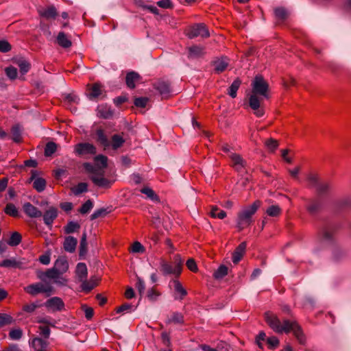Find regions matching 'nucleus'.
<instances>
[{"label":"nucleus","mask_w":351,"mask_h":351,"mask_svg":"<svg viewBox=\"0 0 351 351\" xmlns=\"http://www.w3.org/2000/svg\"><path fill=\"white\" fill-rule=\"evenodd\" d=\"M265 321L274 331L278 333H288L292 332L300 343L304 342V337L301 328L297 322L285 319L282 322L276 315L271 313L265 315Z\"/></svg>","instance_id":"nucleus-1"},{"label":"nucleus","mask_w":351,"mask_h":351,"mask_svg":"<svg viewBox=\"0 0 351 351\" xmlns=\"http://www.w3.org/2000/svg\"><path fill=\"white\" fill-rule=\"evenodd\" d=\"M83 166L86 171L90 173V179L95 186L104 189L111 186L112 182L104 177V170L88 162H85Z\"/></svg>","instance_id":"nucleus-2"},{"label":"nucleus","mask_w":351,"mask_h":351,"mask_svg":"<svg viewBox=\"0 0 351 351\" xmlns=\"http://www.w3.org/2000/svg\"><path fill=\"white\" fill-rule=\"evenodd\" d=\"M261 206L259 201L254 202L252 204L243 208L237 215V228L239 230L248 227L252 221V217L257 211L258 208Z\"/></svg>","instance_id":"nucleus-3"},{"label":"nucleus","mask_w":351,"mask_h":351,"mask_svg":"<svg viewBox=\"0 0 351 351\" xmlns=\"http://www.w3.org/2000/svg\"><path fill=\"white\" fill-rule=\"evenodd\" d=\"M252 86V94L251 95H256L261 100L269 98V85L261 75H256L254 77Z\"/></svg>","instance_id":"nucleus-4"},{"label":"nucleus","mask_w":351,"mask_h":351,"mask_svg":"<svg viewBox=\"0 0 351 351\" xmlns=\"http://www.w3.org/2000/svg\"><path fill=\"white\" fill-rule=\"evenodd\" d=\"M63 274L62 273L47 269L45 272L39 274L38 277L43 281H45L46 278H49L53 281V283L58 286L64 287L67 285L68 280Z\"/></svg>","instance_id":"nucleus-5"},{"label":"nucleus","mask_w":351,"mask_h":351,"mask_svg":"<svg viewBox=\"0 0 351 351\" xmlns=\"http://www.w3.org/2000/svg\"><path fill=\"white\" fill-rule=\"evenodd\" d=\"M24 290L32 295H36L41 293L50 295L53 293V289L49 283L37 282L25 287Z\"/></svg>","instance_id":"nucleus-6"},{"label":"nucleus","mask_w":351,"mask_h":351,"mask_svg":"<svg viewBox=\"0 0 351 351\" xmlns=\"http://www.w3.org/2000/svg\"><path fill=\"white\" fill-rule=\"evenodd\" d=\"M332 238L333 233L330 229H322L317 236L315 250L318 251L321 249L325 248L332 242Z\"/></svg>","instance_id":"nucleus-7"},{"label":"nucleus","mask_w":351,"mask_h":351,"mask_svg":"<svg viewBox=\"0 0 351 351\" xmlns=\"http://www.w3.org/2000/svg\"><path fill=\"white\" fill-rule=\"evenodd\" d=\"M186 35L189 38L191 39L198 36L207 38L210 36V34L204 24L197 23L188 29Z\"/></svg>","instance_id":"nucleus-8"},{"label":"nucleus","mask_w":351,"mask_h":351,"mask_svg":"<svg viewBox=\"0 0 351 351\" xmlns=\"http://www.w3.org/2000/svg\"><path fill=\"white\" fill-rule=\"evenodd\" d=\"M27 261L24 258H11L9 259H5L0 263L1 267L5 268H14L24 269L27 267Z\"/></svg>","instance_id":"nucleus-9"},{"label":"nucleus","mask_w":351,"mask_h":351,"mask_svg":"<svg viewBox=\"0 0 351 351\" xmlns=\"http://www.w3.org/2000/svg\"><path fill=\"white\" fill-rule=\"evenodd\" d=\"M96 152V147L88 143H81L75 146V152L79 156L94 155Z\"/></svg>","instance_id":"nucleus-10"},{"label":"nucleus","mask_w":351,"mask_h":351,"mask_svg":"<svg viewBox=\"0 0 351 351\" xmlns=\"http://www.w3.org/2000/svg\"><path fill=\"white\" fill-rule=\"evenodd\" d=\"M45 306L49 310L55 312L62 311L64 307V304L60 298L53 297L46 301Z\"/></svg>","instance_id":"nucleus-11"},{"label":"nucleus","mask_w":351,"mask_h":351,"mask_svg":"<svg viewBox=\"0 0 351 351\" xmlns=\"http://www.w3.org/2000/svg\"><path fill=\"white\" fill-rule=\"evenodd\" d=\"M261 100L256 95H251L249 99V104L250 108L254 111V114L258 117H261L264 115L265 111L261 106Z\"/></svg>","instance_id":"nucleus-12"},{"label":"nucleus","mask_w":351,"mask_h":351,"mask_svg":"<svg viewBox=\"0 0 351 351\" xmlns=\"http://www.w3.org/2000/svg\"><path fill=\"white\" fill-rule=\"evenodd\" d=\"M160 270L163 275H174L176 276H180L179 269L175 268L173 265L169 264L165 259L161 258L160 261Z\"/></svg>","instance_id":"nucleus-13"},{"label":"nucleus","mask_w":351,"mask_h":351,"mask_svg":"<svg viewBox=\"0 0 351 351\" xmlns=\"http://www.w3.org/2000/svg\"><path fill=\"white\" fill-rule=\"evenodd\" d=\"M58 217V209L55 207H50L43 214V221L49 228L52 227L53 221Z\"/></svg>","instance_id":"nucleus-14"},{"label":"nucleus","mask_w":351,"mask_h":351,"mask_svg":"<svg viewBox=\"0 0 351 351\" xmlns=\"http://www.w3.org/2000/svg\"><path fill=\"white\" fill-rule=\"evenodd\" d=\"M69 269L68 261L64 256H60L56 261L54 265L52 268L48 269V270L54 271L59 273L64 274Z\"/></svg>","instance_id":"nucleus-15"},{"label":"nucleus","mask_w":351,"mask_h":351,"mask_svg":"<svg viewBox=\"0 0 351 351\" xmlns=\"http://www.w3.org/2000/svg\"><path fill=\"white\" fill-rule=\"evenodd\" d=\"M232 167L238 171H241L245 168L246 162L243 158L238 154L231 152L229 155Z\"/></svg>","instance_id":"nucleus-16"},{"label":"nucleus","mask_w":351,"mask_h":351,"mask_svg":"<svg viewBox=\"0 0 351 351\" xmlns=\"http://www.w3.org/2000/svg\"><path fill=\"white\" fill-rule=\"evenodd\" d=\"M24 213L31 218H38L43 215L42 212L29 202H26L23 206Z\"/></svg>","instance_id":"nucleus-17"},{"label":"nucleus","mask_w":351,"mask_h":351,"mask_svg":"<svg viewBox=\"0 0 351 351\" xmlns=\"http://www.w3.org/2000/svg\"><path fill=\"white\" fill-rule=\"evenodd\" d=\"M322 202L318 198L309 199L306 206L307 211L311 215L317 214L321 209Z\"/></svg>","instance_id":"nucleus-18"},{"label":"nucleus","mask_w":351,"mask_h":351,"mask_svg":"<svg viewBox=\"0 0 351 351\" xmlns=\"http://www.w3.org/2000/svg\"><path fill=\"white\" fill-rule=\"evenodd\" d=\"M38 13L40 16L47 19H55L58 15L56 8L53 5L49 6L46 8L39 9Z\"/></svg>","instance_id":"nucleus-19"},{"label":"nucleus","mask_w":351,"mask_h":351,"mask_svg":"<svg viewBox=\"0 0 351 351\" xmlns=\"http://www.w3.org/2000/svg\"><path fill=\"white\" fill-rule=\"evenodd\" d=\"M29 343L35 351H43V350L45 349L48 346L47 341L40 337H34L29 340Z\"/></svg>","instance_id":"nucleus-20"},{"label":"nucleus","mask_w":351,"mask_h":351,"mask_svg":"<svg viewBox=\"0 0 351 351\" xmlns=\"http://www.w3.org/2000/svg\"><path fill=\"white\" fill-rule=\"evenodd\" d=\"M173 288L176 292L174 298L176 300H182L184 296L187 294L186 290L183 287L182 284L177 280H173Z\"/></svg>","instance_id":"nucleus-21"},{"label":"nucleus","mask_w":351,"mask_h":351,"mask_svg":"<svg viewBox=\"0 0 351 351\" xmlns=\"http://www.w3.org/2000/svg\"><path fill=\"white\" fill-rule=\"evenodd\" d=\"M228 65V59L226 57L217 58L213 62L215 71L219 73L224 71Z\"/></svg>","instance_id":"nucleus-22"},{"label":"nucleus","mask_w":351,"mask_h":351,"mask_svg":"<svg viewBox=\"0 0 351 351\" xmlns=\"http://www.w3.org/2000/svg\"><path fill=\"white\" fill-rule=\"evenodd\" d=\"M77 240L73 237L69 236L65 238L63 247L65 251L73 253L75 252Z\"/></svg>","instance_id":"nucleus-23"},{"label":"nucleus","mask_w":351,"mask_h":351,"mask_svg":"<svg viewBox=\"0 0 351 351\" xmlns=\"http://www.w3.org/2000/svg\"><path fill=\"white\" fill-rule=\"evenodd\" d=\"M97 281L98 279L95 276H92L88 280L84 279V280L80 281L82 283L81 288L82 291L89 292L97 285Z\"/></svg>","instance_id":"nucleus-24"},{"label":"nucleus","mask_w":351,"mask_h":351,"mask_svg":"<svg viewBox=\"0 0 351 351\" xmlns=\"http://www.w3.org/2000/svg\"><path fill=\"white\" fill-rule=\"evenodd\" d=\"M97 114L101 118L110 119L113 116V112L109 106L100 105L97 107Z\"/></svg>","instance_id":"nucleus-25"},{"label":"nucleus","mask_w":351,"mask_h":351,"mask_svg":"<svg viewBox=\"0 0 351 351\" xmlns=\"http://www.w3.org/2000/svg\"><path fill=\"white\" fill-rule=\"evenodd\" d=\"M76 276L79 281L84 280L87 278L88 269L85 263H79L76 266Z\"/></svg>","instance_id":"nucleus-26"},{"label":"nucleus","mask_w":351,"mask_h":351,"mask_svg":"<svg viewBox=\"0 0 351 351\" xmlns=\"http://www.w3.org/2000/svg\"><path fill=\"white\" fill-rule=\"evenodd\" d=\"M246 248L245 242H243L237 247L232 255V261L234 263H238L243 257Z\"/></svg>","instance_id":"nucleus-27"},{"label":"nucleus","mask_w":351,"mask_h":351,"mask_svg":"<svg viewBox=\"0 0 351 351\" xmlns=\"http://www.w3.org/2000/svg\"><path fill=\"white\" fill-rule=\"evenodd\" d=\"M56 40L58 44L63 48H69L72 45L71 40L63 32H59Z\"/></svg>","instance_id":"nucleus-28"},{"label":"nucleus","mask_w":351,"mask_h":351,"mask_svg":"<svg viewBox=\"0 0 351 351\" xmlns=\"http://www.w3.org/2000/svg\"><path fill=\"white\" fill-rule=\"evenodd\" d=\"M101 95V87L98 84H95L88 89V96L90 99H95Z\"/></svg>","instance_id":"nucleus-29"},{"label":"nucleus","mask_w":351,"mask_h":351,"mask_svg":"<svg viewBox=\"0 0 351 351\" xmlns=\"http://www.w3.org/2000/svg\"><path fill=\"white\" fill-rule=\"evenodd\" d=\"M204 53V48L200 45H194L189 48V56L192 58H199Z\"/></svg>","instance_id":"nucleus-30"},{"label":"nucleus","mask_w":351,"mask_h":351,"mask_svg":"<svg viewBox=\"0 0 351 351\" xmlns=\"http://www.w3.org/2000/svg\"><path fill=\"white\" fill-rule=\"evenodd\" d=\"M140 78L139 75L134 72L131 71L129 72L125 78L126 84L130 88H135V82L138 80Z\"/></svg>","instance_id":"nucleus-31"},{"label":"nucleus","mask_w":351,"mask_h":351,"mask_svg":"<svg viewBox=\"0 0 351 351\" xmlns=\"http://www.w3.org/2000/svg\"><path fill=\"white\" fill-rule=\"evenodd\" d=\"M140 191L145 194L149 199L152 201L153 202H159L160 199L159 197L156 195V193L152 190L151 188L148 186H145L142 188Z\"/></svg>","instance_id":"nucleus-32"},{"label":"nucleus","mask_w":351,"mask_h":351,"mask_svg":"<svg viewBox=\"0 0 351 351\" xmlns=\"http://www.w3.org/2000/svg\"><path fill=\"white\" fill-rule=\"evenodd\" d=\"M96 134L97 141L102 146H104L105 148L110 146V143L102 130H97L96 132Z\"/></svg>","instance_id":"nucleus-33"},{"label":"nucleus","mask_w":351,"mask_h":351,"mask_svg":"<svg viewBox=\"0 0 351 351\" xmlns=\"http://www.w3.org/2000/svg\"><path fill=\"white\" fill-rule=\"evenodd\" d=\"M32 180H34L33 187L38 191L42 192L45 190L46 186V182L43 178H34V174L32 176Z\"/></svg>","instance_id":"nucleus-34"},{"label":"nucleus","mask_w":351,"mask_h":351,"mask_svg":"<svg viewBox=\"0 0 351 351\" xmlns=\"http://www.w3.org/2000/svg\"><path fill=\"white\" fill-rule=\"evenodd\" d=\"M125 143V139L119 134H114L112 136L110 145L113 149H117L121 147Z\"/></svg>","instance_id":"nucleus-35"},{"label":"nucleus","mask_w":351,"mask_h":351,"mask_svg":"<svg viewBox=\"0 0 351 351\" xmlns=\"http://www.w3.org/2000/svg\"><path fill=\"white\" fill-rule=\"evenodd\" d=\"M95 164L94 166L97 167L98 168H101L104 170V169L107 167V161L108 158L106 156L104 155H98L95 157Z\"/></svg>","instance_id":"nucleus-36"},{"label":"nucleus","mask_w":351,"mask_h":351,"mask_svg":"<svg viewBox=\"0 0 351 351\" xmlns=\"http://www.w3.org/2000/svg\"><path fill=\"white\" fill-rule=\"evenodd\" d=\"M184 322V317L182 313L178 312L173 313L172 315L168 317L167 323L171 324H182Z\"/></svg>","instance_id":"nucleus-37"},{"label":"nucleus","mask_w":351,"mask_h":351,"mask_svg":"<svg viewBox=\"0 0 351 351\" xmlns=\"http://www.w3.org/2000/svg\"><path fill=\"white\" fill-rule=\"evenodd\" d=\"M156 88L162 95H166L170 92L169 84L166 82H158L156 84Z\"/></svg>","instance_id":"nucleus-38"},{"label":"nucleus","mask_w":351,"mask_h":351,"mask_svg":"<svg viewBox=\"0 0 351 351\" xmlns=\"http://www.w3.org/2000/svg\"><path fill=\"white\" fill-rule=\"evenodd\" d=\"M21 240L22 237L21 234H19L18 232H14L11 234L8 241V244L10 246H17L21 242Z\"/></svg>","instance_id":"nucleus-39"},{"label":"nucleus","mask_w":351,"mask_h":351,"mask_svg":"<svg viewBox=\"0 0 351 351\" xmlns=\"http://www.w3.org/2000/svg\"><path fill=\"white\" fill-rule=\"evenodd\" d=\"M12 139L16 143L21 141V130L19 125H14L11 130Z\"/></svg>","instance_id":"nucleus-40"},{"label":"nucleus","mask_w":351,"mask_h":351,"mask_svg":"<svg viewBox=\"0 0 351 351\" xmlns=\"http://www.w3.org/2000/svg\"><path fill=\"white\" fill-rule=\"evenodd\" d=\"M240 84L241 82L239 80H236L232 83L228 92V95L231 97L235 98L237 97V93L240 86Z\"/></svg>","instance_id":"nucleus-41"},{"label":"nucleus","mask_w":351,"mask_h":351,"mask_svg":"<svg viewBox=\"0 0 351 351\" xmlns=\"http://www.w3.org/2000/svg\"><path fill=\"white\" fill-rule=\"evenodd\" d=\"M80 228L78 223L75 221H70L64 228V231L66 234H71L77 231Z\"/></svg>","instance_id":"nucleus-42"},{"label":"nucleus","mask_w":351,"mask_h":351,"mask_svg":"<svg viewBox=\"0 0 351 351\" xmlns=\"http://www.w3.org/2000/svg\"><path fill=\"white\" fill-rule=\"evenodd\" d=\"M88 185L85 182H80L72 189V192L75 195H78L82 193L87 191Z\"/></svg>","instance_id":"nucleus-43"},{"label":"nucleus","mask_w":351,"mask_h":351,"mask_svg":"<svg viewBox=\"0 0 351 351\" xmlns=\"http://www.w3.org/2000/svg\"><path fill=\"white\" fill-rule=\"evenodd\" d=\"M23 336V330L18 328L11 329L9 332V337L12 340H19Z\"/></svg>","instance_id":"nucleus-44"},{"label":"nucleus","mask_w":351,"mask_h":351,"mask_svg":"<svg viewBox=\"0 0 351 351\" xmlns=\"http://www.w3.org/2000/svg\"><path fill=\"white\" fill-rule=\"evenodd\" d=\"M228 274V267L225 265H221L219 268L214 272V277L216 279H221L223 278L225 276Z\"/></svg>","instance_id":"nucleus-45"},{"label":"nucleus","mask_w":351,"mask_h":351,"mask_svg":"<svg viewBox=\"0 0 351 351\" xmlns=\"http://www.w3.org/2000/svg\"><path fill=\"white\" fill-rule=\"evenodd\" d=\"M4 211L7 215H10L12 217H16L18 216L19 214L18 209L12 203H9L6 205Z\"/></svg>","instance_id":"nucleus-46"},{"label":"nucleus","mask_w":351,"mask_h":351,"mask_svg":"<svg viewBox=\"0 0 351 351\" xmlns=\"http://www.w3.org/2000/svg\"><path fill=\"white\" fill-rule=\"evenodd\" d=\"M266 213L270 217H276L280 214L281 209L277 205H271L266 210Z\"/></svg>","instance_id":"nucleus-47"},{"label":"nucleus","mask_w":351,"mask_h":351,"mask_svg":"<svg viewBox=\"0 0 351 351\" xmlns=\"http://www.w3.org/2000/svg\"><path fill=\"white\" fill-rule=\"evenodd\" d=\"M210 215L212 217L222 219L226 216V213L224 210H219L217 207H213L210 211Z\"/></svg>","instance_id":"nucleus-48"},{"label":"nucleus","mask_w":351,"mask_h":351,"mask_svg":"<svg viewBox=\"0 0 351 351\" xmlns=\"http://www.w3.org/2000/svg\"><path fill=\"white\" fill-rule=\"evenodd\" d=\"M160 295V293L154 288L149 289L147 293V298L152 302L156 301Z\"/></svg>","instance_id":"nucleus-49"},{"label":"nucleus","mask_w":351,"mask_h":351,"mask_svg":"<svg viewBox=\"0 0 351 351\" xmlns=\"http://www.w3.org/2000/svg\"><path fill=\"white\" fill-rule=\"evenodd\" d=\"M87 250V241H86V233L84 232L81 241H80V255L82 256L86 252Z\"/></svg>","instance_id":"nucleus-50"},{"label":"nucleus","mask_w":351,"mask_h":351,"mask_svg":"<svg viewBox=\"0 0 351 351\" xmlns=\"http://www.w3.org/2000/svg\"><path fill=\"white\" fill-rule=\"evenodd\" d=\"M57 145L53 142H49L46 145L45 154L47 156H51L56 151Z\"/></svg>","instance_id":"nucleus-51"},{"label":"nucleus","mask_w":351,"mask_h":351,"mask_svg":"<svg viewBox=\"0 0 351 351\" xmlns=\"http://www.w3.org/2000/svg\"><path fill=\"white\" fill-rule=\"evenodd\" d=\"M13 322V318L5 313H0V327Z\"/></svg>","instance_id":"nucleus-52"},{"label":"nucleus","mask_w":351,"mask_h":351,"mask_svg":"<svg viewBox=\"0 0 351 351\" xmlns=\"http://www.w3.org/2000/svg\"><path fill=\"white\" fill-rule=\"evenodd\" d=\"M5 72L10 80H14L17 77V69L12 66L5 68Z\"/></svg>","instance_id":"nucleus-53"},{"label":"nucleus","mask_w":351,"mask_h":351,"mask_svg":"<svg viewBox=\"0 0 351 351\" xmlns=\"http://www.w3.org/2000/svg\"><path fill=\"white\" fill-rule=\"evenodd\" d=\"M350 205V197H345L343 199H339L337 202V207L339 209H344L346 208H348Z\"/></svg>","instance_id":"nucleus-54"},{"label":"nucleus","mask_w":351,"mask_h":351,"mask_svg":"<svg viewBox=\"0 0 351 351\" xmlns=\"http://www.w3.org/2000/svg\"><path fill=\"white\" fill-rule=\"evenodd\" d=\"M265 145L269 151L274 152L277 149L278 143L273 138H269L265 141Z\"/></svg>","instance_id":"nucleus-55"},{"label":"nucleus","mask_w":351,"mask_h":351,"mask_svg":"<svg viewBox=\"0 0 351 351\" xmlns=\"http://www.w3.org/2000/svg\"><path fill=\"white\" fill-rule=\"evenodd\" d=\"M136 288L137 289L141 295H142L144 293L145 290V282L141 278L138 276H137L136 278Z\"/></svg>","instance_id":"nucleus-56"},{"label":"nucleus","mask_w":351,"mask_h":351,"mask_svg":"<svg viewBox=\"0 0 351 351\" xmlns=\"http://www.w3.org/2000/svg\"><path fill=\"white\" fill-rule=\"evenodd\" d=\"M93 207V204L91 202V200L88 199L85 203L82 204L80 209V212L82 214H86L88 213Z\"/></svg>","instance_id":"nucleus-57"},{"label":"nucleus","mask_w":351,"mask_h":351,"mask_svg":"<svg viewBox=\"0 0 351 351\" xmlns=\"http://www.w3.org/2000/svg\"><path fill=\"white\" fill-rule=\"evenodd\" d=\"M148 101L149 99L147 97H138L134 100V105L136 107L145 108L147 106Z\"/></svg>","instance_id":"nucleus-58"},{"label":"nucleus","mask_w":351,"mask_h":351,"mask_svg":"<svg viewBox=\"0 0 351 351\" xmlns=\"http://www.w3.org/2000/svg\"><path fill=\"white\" fill-rule=\"evenodd\" d=\"M267 343L269 349H274L279 345V340L276 337H271L267 339Z\"/></svg>","instance_id":"nucleus-59"},{"label":"nucleus","mask_w":351,"mask_h":351,"mask_svg":"<svg viewBox=\"0 0 351 351\" xmlns=\"http://www.w3.org/2000/svg\"><path fill=\"white\" fill-rule=\"evenodd\" d=\"M183 264V260L181 258L180 256L177 254L174 257L173 265L175 268H178L179 269V274L182 272V267Z\"/></svg>","instance_id":"nucleus-60"},{"label":"nucleus","mask_w":351,"mask_h":351,"mask_svg":"<svg viewBox=\"0 0 351 351\" xmlns=\"http://www.w3.org/2000/svg\"><path fill=\"white\" fill-rule=\"evenodd\" d=\"M329 187L330 186H329L328 183L319 182V184H318V185L317 186L316 189L319 194H323V193H326V191H328V190L329 189Z\"/></svg>","instance_id":"nucleus-61"},{"label":"nucleus","mask_w":351,"mask_h":351,"mask_svg":"<svg viewBox=\"0 0 351 351\" xmlns=\"http://www.w3.org/2000/svg\"><path fill=\"white\" fill-rule=\"evenodd\" d=\"M144 250L143 245L138 241L134 242L132 245V252L134 253H142Z\"/></svg>","instance_id":"nucleus-62"},{"label":"nucleus","mask_w":351,"mask_h":351,"mask_svg":"<svg viewBox=\"0 0 351 351\" xmlns=\"http://www.w3.org/2000/svg\"><path fill=\"white\" fill-rule=\"evenodd\" d=\"M39 306L36 304V303H30L25 304L23 306V310L28 313H32L34 312V311Z\"/></svg>","instance_id":"nucleus-63"},{"label":"nucleus","mask_w":351,"mask_h":351,"mask_svg":"<svg viewBox=\"0 0 351 351\" xmlns=\"http://www.w3.org/2000/svg\"><path fill=\"white\" fill-rule=\"evenodd\" d=\"M19 66L20 68V71L23 74H25L28 72L29 69V64L25 60H21L19 62Z\"/></svg>","instance_id":"nucleus-64"}]
</instances>
